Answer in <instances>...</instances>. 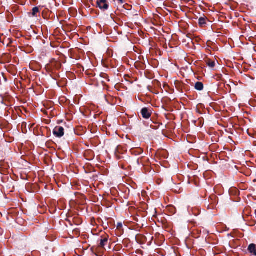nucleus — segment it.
<instances>
[{
  "instance_id": "423d86ee",
  "label": "nucleus",
  "mask_w": 256,
  "mask_h": 256,
  "mask_svg": "<svg viewBox=\"0 0 256 256\" xmlns=\"http://www.w3.org/2000/svg\"><path fill=\"white\" fill-rule=\"evenodd\" d=\"M206 63L207 65L210 68H214L216 66V62L210 59L206 60Z\"/></svg>"
},
{
  "instance_id": "39448f33",
  "label": "nucleus",
  "mask_w": 256,
  "mask_h": 256,
  "mask_svg": "<svg viewBox=\"0 0 256 256\" xmlns=\"http://www.w3.org/2000/svg\"><path fill=\"white\" fill-rule=\"evenodd\" d=\"M249 252L256 256V244H252L248 247Z\"/></svg>"
},
{
  "instance_id": "f257e3e1",
  "label": "nucleus",
  "mask_w": 256,
  "mask_h": 256,
  "mask_svg": "<svg viewBox=\"0 0 256 256\" xmlns=\"http://www.w3.org/2000/svg\"><path fill=\"white\" fill-rule=\"evenodd\" d=\"M53 134L56 137L61 138L64 135V128L62 126H56L54 129Z\"/></svg>"
},
{
  "instance_id": "1a4fd4ad",
  "label": "nucleus",
  "mask_w": 256,
  "mask_h": 256,
  "mask_svg": "<svg viewBox=\"0 0 256 256\" xmlns=\"http://www.w3.org/2000/svg\"><path fill=\"white\" fill-rule=\"evenodd\" d=\"M199 24L200 26H203L206 24V19L205 18H200L198 20Z\"/></svg>"
},
{
  "instance_id": "20e7f679",
  "label": "nucleus",
  "mask_w": 256,
  "mask_h": 256,
  "mask_svg": "<svg viewBox=\"0 0 256 256\" xmlns=\"http://www.w3.org/2000/svg\"><path fill=\"white\" fill-rule=\"evenodd\" d=\"M108 236H107L102 237L98 246L100 248H104V246L106 245L108 242Z\"/></svg>"
},
{
  "instance_id": "6e6552de",
  "label": "nucleus",
  "mask_w": 256,
  "mask_h": 256,
  "mask_svg": "<svg viewBox=\"0 0 256 256\" xmlns=\"http://www.w3.org/2000/svg\"><path fill=\"white\" fill-rule=\"evenodd\" d=\"M40 12L39 8L38 7H34L32 10V16H36L38 13Z\"/></svg>"
},
{
  "instance_id": "9b49d317",
  "label": "nucleus",
  "mask_w": 256,
  "mask_h": 256,
  "mask_svg": "<svg viewBox=\"0 0 256 256\" xmlns=\"http://www.w3.org/2000/svg\"><path fill=\"white\" fill-rule=\"evenodd\" d=\"M118 1H120L121 3H122L123 2V1L122 0H118Z\"/></svg>"
},
{
  "instance_id": "f03ea898",
  "label": "nucleus",
  "mask_w": 256,
  "mask_h": 256,
  "mask_svg": "<svg viewBox=\"0 0 256 256\" xmlns=\"http://www.w3.org/2000/svg\"><path fill=\"white\" fill-rule=\"evenodd\" d=\"M96 6L100 10H106L108 8V4L106 0H97Z\"/></svg>"
},
{
  "instance_id": "7ed1b4c3",
  "label": "nucleus",
  "mask_w": 256,
  "mask_h": 256,
  "mask_svg": "<svg viewBox=\"0 0 256 256\" xmlns=\"http://www.w3.org/2000/svg\"><path fill=\"white\" fill-rule=\"evenodd\" d=\"M141 114L142 117L146 119L149 118L151 116V112L146 108H144L142 110Z\"/></svg>"
},
{
  "instance_id": "9d476101",
  "label": "nucleus",
  "mask_w": 256,
  "mask_h": 256,
  "mask_svg": "<svg viewBox=\"0 0 256 256\" xmlns=\"http://www.w3.org/2000/svg\"><path fill=\"white\" fill-rule=\"evenodd\" d=\"M122 227V224H118V228H121Z\"/></svg>"
},
{
  "instance_id": "0eeeda50",
  "label": "nucleus",
  "mask_w": 256,
  "mask_h": 256,
  "mask_svg": "<svg viewBox=\"0 0 256 256\" xmlns=\"http://www.w3.org/2000/svg\"><path fill=\"white\" fill-rule=\"evenodd\" d=\"M195 88L198 90H202L204 88V85L201 82H197L195 84Z\"/></svg>"
}]
</instances>
